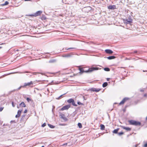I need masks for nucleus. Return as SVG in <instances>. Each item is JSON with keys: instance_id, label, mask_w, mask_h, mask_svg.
<instances>
[{"instance_id": "nucleus-1", "label": "nucleus", "mask_w": 147, "mask_h": 147, "mask_svg": "<svg viewBox=\"0 0 147 147\" xmlns=\"http://www.w3.org/2000/svg\"><path fill=\"white\" fill-rule=\"evenodd\" d=\"M86 68L88 69L87 70H85V68H79L78 69L80 71L79 73L80 74H82L84 72L89 73L99 69L98 67H92L90 68L86 67Z\"/></svg>"}, {"instance_id": "nucleus-2", "label": "nucleus", "mask_w": 147, "mask_h": 147, "mask_svg": "<svg viewBox=\"0 0 147 147\" xmlns=\"http://www.w3.org/2000/svg\"><path fill=\"white\" fill-rule=\"evenodd\" d=\"M128 122L130 125H134L136 126H140L141 124V123L140 122L133 120H129Z\"/></svg>"}, {"instance_id": "nucleus-3", "label": "nucleus", "mask_w": 147, "mask_h": 147, "mask_svg": "<svg viewBox=\"0 0 147 147\" xmlns=\"http://www.w3.org/2000/svg\"><path fill=\"white\" fill-rule=\"evenodd\" d=\"M59 117L60 118L63 119V121H67L68 120V119L65 117V115L63 113H60Z\"/></svg>"}, {"instance_id": "nucleus-4", "label": "nucleus", "mask_w": 147, "mask_h": 147, "mask_svg": "<svg viewBox=\"0 0 147 147\" xmlns=\"http://www.w3.org/2000/svg\"><path fill=\"white\" fill-rule=\"evenodd\" d=\"M132 20L131 18H129L128 19H126L123 20V22L125 24H130L132 22Z\"/></svg>"}, {"instance_id": "nucleus-5", "label": "nucleus", "mask_w": 147, "mask_h": 147, "mask_svg": "<svg viewBox=\"0 0 147 147\" xmlns=\"http://www.w3.org/2000/svg\"><path fill=\"white\" fill-rule=\"evenodd\" d=\"M74 55L73 53H71L69 54H65L63 55L62 56L63 57L65 58H69L72 57L73 55Z\"/></svg>"}, {"instance_id": "nucleus-6", "label": "nucleus", "mask_w": 147, "mask_h": 147, "mask_svg": "<svg viewBox=\"0 0 147 147\" xmlns=\"http://www.w3.org/2000/svg\"><path fill=\"white\" fill-rule=\"evenodd\" d=\"M70 107V105H67L63 106L61 109V111L68 110Z\"/></svg>"}, {"instance_id": "nucleus-7", "label": "nucleus", "mask_w": 147, "mask_h": 147, "mask_svg": "<svg viewBox=\"0 0 147 147\" xmlns=\"http://www.w3.org/2000/svg\"><path fill=\"white\" fill-rule=\"evenodd\" d=\"M129 98L127 97L124 98L119 103V105H121L123 104L127 100H129Z\"/></svg>"}, {"instance_id": "nucleus-8", "label": "nucleus", "mask_w": 147, "mask_h": 147, "mask_svg": "<svg viewBox=\"0 0 147 147\" xmlns=\"http://www.w3.org/2000/svg\"><path fill=\"white\" fill-rule=\"evenodd\" d=\"M105 52L108 54H111L113 53V51L110 49H106L105 50Z\"/></svg>"}, {"instance_id": "nucleus-9", "label": "nucleus", "mask_w": 147, "mask_h": 147, "mask_svg": "<svg viewBox=\"0 0 147 147\" xmlns=\"http://www.w3.org/2000/svg\"><path fill=\"white\" fill-rule=\"evenodd\" d=\"M116 57L114 56H111L109 57H104L105 58H107L109 60H111L113 59H115L116 58Z\"/></svg>"}, {"instance_id": "nucleus-10", "label": "nucleus", "mask_w": 147, "mask_h": 147, "mask_svg": "<svg viewBox=\"0 0 147 147\" xmlns=\"http://www.w3.org/2000/svg\"><path fill=\"white\" fill-rule=\"evenodd\" d=\"M121 127L122 128L126 130L127 131H129L131 130V128L129 127H125L123 126H122Z\"/></svg>"}, {"instance_id": "nucleus-11", "label": "nucleus", "mask_w": 147, "mask_h": 147, "mask_svg": "<svg viewBox=\"0 0 147 147\" xmlns=\"http://www.w3.org/2000/svg\"><path fill=\"white\" fill-rule=\"evenodd\" d=\"M42 13V11H37L34 15L33 16H39Z\"/></svg>"}, {"instance_id": "nucleus-12", "label": "nucleus", "mask_w": 147, "mask_h": 147, "mask_svg": "<svg viewBox=\"0 0 147 147\" xmlns=\"http://www.w3.org/2000/svg\"><path fill=\"white\" fill-rule=\"evenodd\" d=\"M37 73L40 74H41L42 75H44V74L43 73H42L34 72V73H30V74H28V75L27 74V75H28L29 77H30V76H32V75H36Z\"/></svg>"}, {"instance_id": "nucleus-13", "label": "nucleus", "mask_w": 147, "mask_h": 147, "mask_svg": "<svg viewBox=\"0 0 147 147\" xmlns=\"http://www.w3.org/2000/svg\"><path fill=\"white\" fill-rule=\"evenodd\" d=\"M32 84V82H30L25 83H24V85L23 86L24 87L27 86H29Z\"/></svg>"}, {"instance_id": "nucleus-14", "label": "nucleus", "mask_w": 147, "mask_h": 147, "mask_svg": "<svg viewBox=\"0 0 147 147\" xmlns=\"http://www.w3.org/2000/svg\"><path fill=\"white\" fill-rule=\"evenodd\" d=\"M115 5H110L108 6V8L109 9H113L115 8Z\"/></svg>"}, {"instance_id": "nucleus-15", "label": "nucleus", "mask_w": 147, "mask_h": 147, "mask_svg": "<svg viewBox=\"0 0 147 147\" xmlns=\"http://www.w3.org/2000/svg\"><path fill=\"white\" fill-rule=\"evenodd\" d=\"M130 54H134V53H136L137 55H138L140 54V52L139 51H138L137 50H135L134 52H131L129 53Z\"/></svg>"}, {"instance_id": "nucleus-16", "label": "nucleus", "mask_w": 147, "mask_h": 147, "mask_svg": "<svg viewBox=\"0 0 147 147\" xmlns=\"http://www.w3.org/2000/svg\"><path fill=\"white\" fill-rule=\"evenodd\" d=\"M119 128H117V129H115L113 131V133L114 134H118V131L119 130Z\"/></svg>"}, {"instance_id": "nucleus-17", "label": "nucleus", "mask_w": 147, "mask_h": 147, "mask_svg": "<svg viewBox=\"0 0 147 147\" xmlns=\"http://www.w3.org/2000/svg\"><path fill=\"white\" fill-rule=\"evenodd\" d=\"M20 106L22 107H25L26 105L23 102H22L20 104Z\"/></svg>"}, {"instance_id": "nucleus-18", "label": "nucleus", "mask_w": 147, "mask_h": 147, "mask_svg": "<svg viewBox=\"0 0 147 147\" xmlns=\"http://www.w3.org/2000/svg\"><path fill=\"white\" fill-rule=\"evenodd\" d=\"M100 129L102 130H104L105 129V126L102 124H100Z\"/></svg>"}, {"instance_id": "nucleus-19", "label": "nucleus", "mask_w": 147, "mask_h": 147, "mask_svg": "<svg viewBox=\"0 0 147 147\" xmlns=\"http://www.w3.org/2000/svg\"><path fill=\"white\" fill-rule=\"evenodd\" d=\"M74 100V99L73 98H70L67 100V102L69 103H71Z\"/></svg>"}, {"instance_id": "nucleus-20", "label": "nucleus", "mask_w": 147, "mask_h": 147, "mask_svg": "<svg viewBox=\"0 0 147 147\" xmlns=\"http://www.w3.org/2000/svg\"><path fill=\"white\" fill-rule=\"evenodd\" d=\"M108 85V83L107 82H104L102 85V87L103 88H105Z\"/></svg>"}, {"instance_id": "nucleus-21", "label": "nucleus", "mask_w": 147, "mask_h": 147, "mask_svg": "<svg viewBox=\"0 0 147 147\" xmlns=\"http://www.w3.org/2000/svg\"><path fill=\"white\" fill-rule=\"evenodd\" d=\"M48 125L51 128L53 129L55 127V126L50 124H48Z\"/></svg>"}, {"instance_id": "nucleus-22", "label": "nucleus", "mask_w": 147, "mask_h": 147, "mask_svg": "<svg viewBox=\"0 0 147 147\" xmlns=\"http://www.w3.org/2000/svg\"><path fill=\"white\" fill-rule=\"evenodd\" d=\"M56 61V60L55 59H52L50 60L49 61V63H53Z\"/></svg>"}, {"instance_id": "nucleus-23", "label": "nucleus", "mask_w": 147, "mask_h": 147, "mask_svg": "<svg viewBox=\"0 0 147 147\" xmlns=\"http://www.w3.org/2000/svg\"><path fill=\"white\" fill-rule=\"evenodd\" d=\"M104 69L106 71H110V69L108 67H106L104 68Z\"/></svg>"}, {"instance_id": "nucleus-24", "label": "nucleus", "mask_w": 147, "mask_h": 147, "mask_svg": "<svg viewBox=\"0 0 147 147\" xmlns=\"http://www.w3.org/2000/svg\"><path fill=\"white\" fill-rule=\"evenodd\" d=\"M25 115L24 114V115H22V116L21 118L20 119V121H22L23 120H24V118H25Z\"/></svg>"}, {"instance_id": "nucleus-25", "label": "nucleus", "mask_w": 147, "mask_h": 147, "mask_svg": "<svg viewBox=\"0 0 147 147\" xmlns=\"http://www.w3.org/2000/svg\"><path fill=\"white\" fill-rule=\"evenodd\" d=\"M71 104L74 106L76 107L77 106V105L75 103L74 100L72 102Z\"/></svg>"}, {"instance_id": "nucleus-26", "label": "nucleus", "mask_w": 147, "mask_h": 147, "mask_svg": "<svg viewBox=\"0 0 147 147\" xmlns=\"http://www.w3.org/2000/svg\"><path fill=\"white\" fill-rule=\"evenodd\" d=\"M22 110H18V111L17 114L20 116L21 113L22 112Z\"/></svg>"}, {"instance_id": "nucleus-27", "label": "nucleus", "mask_w": 147, "mask_h": 147, "mask_svg": "<svg viewBox=\"0 0 147 147\" xmlns=\"http://www.w3.org/2000/svg\"><path fill=\"white\" fill-rule=\"evenodd\" d=\"M78 125L80 128H82V124L81 123H78Z\"/></svg>"}, {"instance_id": "nucleus-28", "label": "nucleus", "mask_w": 147, "mask_h": 147, "mask_svg": "<svg viewBox=\"0 0 147 147\" xmlns=\"http://www.w3.org/2000/svg\"><path fill=\"white\" fill-rule=\"evenodd\" d=\"M123 134H124V133H123V132L122 131H121L120 132H119L118 133V134L119 136H121Z\"/></svg>"}, {"instance_id": "nucleus-29", "label": "nucleus", "mask_w": 147, "mask_h": 147, "mask_svg": "<svg viewBox=\"0 0 147 147\" xmlns=\"http://www.w3.org/2000/svg\"><path fill=\"white\" fill-rule=\"evenodd\" d=\"M66 93H65L63 94H62L58 98H57V99H59L61 98Z\"/></svg>"}, {"instance_id": "nucleus-30", "label": "nucleus", "mask_w": 147, "mask_h": 147, "mask_svg": "<svg viewBox=\"0 0 147 147\" xmlns=\"http://www.w3.org/2000/svg\"><path fill=\"white\" fill-rule=\"evenodd\" d=\"M26 100L28 102H29L31 100V99L28 97H27L26 98Z\"/></svg>"}, {"instance_id": "nucleus-31", "label": "nucleus", "mask_w": 147, "mask_h": 147, "mask_svg": "<svg viewBox=\"0 0 147 147\" xmlns=\"http://www.w3.org/2000/svg\"><path fill=\"white\" fill-rule=\"evenodd\" d=\"M9 3L7 1H6L5 3L3 4V5H5L8 4Z\"/></svg>"}, {"instance_id": "nucleus-32", "label": "nucleus", "mask_w": 147, "mask_h": 147, "mask_svg": "<svg viewBox=\"0 0 147 147\" xmlns=\"http://www.w3.org/2000/svg\"><path fill=\"white\" fill-rule=\"evenodd\" d=\"M100 90V89H96L95 88V90H94V92H98Z\"/></svg>"}, {"instance_id": "nucleus-33", "label": "nucleus", "mask_w": 147, "mask_h": 147, "mask_svg": "<svg viewBox=\"0 0 147 147\" xmlns=\"http://www.w3.org/2000/svg\"><path fill=\"white\" fill-rule=\"evenodd\" d=\"M95 88H92L90 89V90L91 91L94 92V90H95Z\"/></svg>"}, {"instance_id": "nucleus-34", "label": "nucleus", "mask_w": 147, "mask_h": 147, "mask_svg": "<svg viewBox=\"0 0 147 147\" xmlns=\"http://www.w3.org/2000/svg\"><path fill=\"white\" fill-rule=\"evenodd\" d=\"M20 74H22V73H30V72L28 71H26L24 72H21L20 73Z\"/></svg>"}, {"instance_id": "nucleus-35", "label": "nucleus", "mask_w": 147, "mask_h": 147, "mask_svg": "<svg viewBox=\"0 0 147 147\" xmlns=\"http://www.w3.org/2000/svg\"><path fill=\"white\" fill-rule=\"evenodd\" d=\"M77 104L78 105H84V104L83 103H82L81 102H80L79 101L78 102Z\"/></svg>"}, {"instance_id": "nucleus-36", "label": "nucleus", "mask_w": 147, "mask_h": 147, "mask_svg": "<svg viewBox=\"0 0 147 147\" xmlns=\"http://www.w3.org/2000/svg\"><path fill=\"white\" fill-rule=\"evenodd\" d=\"M46 125V124L45 123H44L42 125V127H45Z\"/></svg>"}, {"instance_id": "nucleus-37", "label": "nucleus", "mask_w": 147, "mask_h": 147, "mask_svg": "<svg viewBox=\"0 0 147 147\" xmlns=\"http://www.w3.org/2000/svg\"><path fill=\"white\" fill-rule=\"evenodd\" d=\"M23 87H24V86H21L19 88H18L17 90H20L22 88H23Z\"/></svg>"}, {"instance_id": "nucleus-38", "label": "nucleus", "mask_w": 147, "mask_h": 147, "mask_svg": "<svg viewBox=\"0 0 147 147\" xmlns=\"http://www.w3.org/2000/svg\"><path fill=\"white\" fill-rule=\"evenodd\" d=\"M59 125H61V126H65V125H67V124H64V123H61V124H59Z\"/></svg>"}, {"instance_id": "nucleus-39", "label": "nucleus", "mask_w": 147, "mask_h": 147, "mask_svg": "<svg viewBox=\"0 0 147 147\" xmlns=\"http://www.w3.org/2000/svg\"><path fill=\"white\" fill-rule=\"evenodd\" d=\"M10 123H16L15 121V120H11L10 121Z\"/></svg>"}, {"instance_id": "nucleus-40", "label": "nucleus", "mask_w": 147, "mask_h": 147, "mask_svg": "<svg viewBox=\"0 0 147 147\" xmlns=\"http://www.w3.org/2000/svg\"><path fill=\"white\" fill-rule=\"evenodd\" d=\"M4 109V107H0V112H1Z\"/></svg>"}, {"instance_id": "nucleus-41", "label": "nucleus", "mask_w": 147, "mask_h": 147, "mask_svg": "<svg viewBox=\"0 0 147 147\" xmlns=\"http://www.w3.org/2000/svg\"><path fill=\"white\" fill-rule=\"evenodd\" d=\"M143 147H147V142L143 146Z\"/></svg>"}, {"instance_id": "nucleus-42", "label": "nucleus", "mask_w": 147, "mask_h": 147, "mask_svg": "<svg viewBox=\"0 0 147 147\" xmlns=\"http://www.w3.org/2000/svg\"><path fill=\"white\" fill-rule=\"evenodd\" d=\"M12 105L13 107H15V105L14 104V102H11Z\"/></svg>"}, {"instance_id": "nucleus-43", "label": "nucleus", "mask_w": 147, "mask_h": 147, "mask_svg": "<svg viewBox=\"0 0 147 147\" xmlns=\"http://www.w3.org/2000/svg\"><path fill=\"white\" fill-rule=\"evenodd\" d=\"M76 48H69L67 49H66V50H69V49H75Z\"/></svg>"}, {"instance_id": "nucleus-44", "label": "nucleus", "mask_w": 147, "mask_h": 147, "mask_svg": "<svg viewBox=\"0 0 147 147\" xmlns=\"http://www.w3.org/2000/svg\"><path fill=\"white\" fill-rule=\"evenodd\" d=\"M20 115H18L17 114V115H16L15 117H16V118H18V117H20Z\"/></svg>"}, {"instance_id": "nucleus-45", "label": "nucleus", "mask_w": 147, "mask_h": 147, "mask_svg": "<svg viewBox=\"0 0 147 147\" xmlns=\"http://www.w3.org/2000/svg\"><path fill=\"white\" fill-rule=\"evenodd\" d=\"M83 98L84 100H86L87 99V98H85V96H83Z\"/></svg>"}, {"instance_id": "nucleus-46", "label": "nucleus", "mask_w": 147, "mask_h": 147, "mask_svg": "<svg viewBox=\"0 0 147 147\" xmlns=\"http://www.w3.org/2000/svg\"><path fill=\"white\" fill-rule=\"evenodd\" d=\"M27 112V109H25L24 111V113H26Z\"/></svg>"}, {"instance_id": "nucleus-47", "label": "nucleus", "mask_w": 147, "mask_h": 147, "mask_svg": "<svg viewBox=\"0 0 147 147\" xmlns=\"http://www.w3.org/2000/svg\"><path fill=\"white\" fill-rule=\"evenodd\" d=\"M53 109H52V112H53V110L55 108V106H53Z\"/></svg>"}, {"instance_id": "nucleus-48", "label": "nucleus", "mask_w": 147, "mask_h": 147, "mask_svg": "<svg viewBox=\"0 0 147 147\" xmlns=\"http://www.w3.org/2000/svg\"><path fill=\"white\" fill-rule=\"evenodd\" d=\"M110 78H108L107 79V81H109L110 80Z\"/></svg>"}, {"instance_id": "nucleus-49", "label": "nucleus", "mask_w": 147, "mask_h": 147, "mask_svg": "<svg viewBox=\"0 0 147 147\" xmlns=\"http://www.w3.org/2000/svg\"><path fill=\"white\" fill-rule=\"evenodd\" d=\"M20 105H17V108L18 109H19L20 108Z\"/></svg>"}, {"instance_id": "nucleus-50", "label": "nucleus", "mask_w": 147, "mask_h": 147, "mask_svg": "<svg viewBox=\"0 0 147 147\" xmlns=\"http://www.w3.org/2000/svg\"><path fill=\"white\" fill-rule=\"evenodd\" d=\"M67 145V143H65V144H64L63 145V146H65V145Z\"/></svg>"}, {"instance_id": "nucleus-51", "label": "nucleus", "mask_w": 147, "mask_h": 147, "mask_svg": "<svg viewBox=\"0 0 147 147\" xmlns=\"http://www.w3.org/2000/svg\"><path fill=\"white\" fill-rule=\"evenodd\" d=\"M140 91L141 92H144V90H140Z\"/></svg>"}, {"instance_id": "nucleus-52", "label": "nucleus", "mask_w": 147, "mask_h": 147, "mask_svg": "<svg viewBox=\"0 0 147 147\" xmlns=\"http://www.w3.org/2000/svg\"><path fill=\"white\" fill-rule=\"evenodd\" d=\"M143 71L144 72H145L147 71V70H143Z\"/></svg>"}, {"instance_id": "nucleus-53", "label": "nucleus", "mask_w": 147, "mask_h": 147, "mask_svg": "<svg viewBox=\"0 0 147 147\" xmlns=\"http://www.w3.org/2000/svg\"><path fill=\"white\" fill-rule=\"evenodd\" d=\"M5 44V43H2L1 44H0V45H4V44Z\"/></svg>"}, {"instance_id": "nucleus-54", "label": "nucleus", "mask_w": 147, "mask_h": 147, "mask_svg": "<svg viewBox=\"0 0 147 147\" xmlns=\"http://www.w3.org/2000/svg\"><path fill=\"white\" fill-rule=\"evenodd\" d=\"M138 146V144H136V145H135V147H137Z\"/></svg>"}, {"instance_id": "nucleus-55", "label": "nucleus", "mask_w": 147, "mask_h": 147, "mask_svg": "<svg viewBox=\"0 0 147 147\" xmlns=\"http://www.w3.org/2000/svg\"><path fill=\"white\" fill-rule=\"evenodd\" d=\"M2 48H3V47L2 46H0V49H1Z\"/></svg>"}, {"instance_id": "nucleus-56", "label": "nucleus", "mask_w": 147, "mask_h": 147, "mask_svg": "<svg viewBox=\"0 0 147 147\" xmlns=\"http://www.w3.org/2000/svg\"><path fill=\"white\" fill-rule=\"evenodd\" d=\"M25 1H30V0H24Z\"/></svg>"}, {"instance_id": "nucleus-57", "label": "nucleus", "mask_w": 147, "mask_h": 147, "mask_svg": "<svg viewBox=\"0 0 147 147\" xmlns=\"http://www.w3.org/2000/svg\"><path fill=\"white\" fill-rule=\"evenodd\" d=\"M85 68V70H87L88 69V68H86H86Z\"/></svg>"}, {"instance_id": "nucleus-58", "label": "nucleus", "mask_w": 147, "mask_h": 147, "mask_svg": "<svg viewBox=\"0 0 147 147\" xmlns=\"http://www.w3.org/2000/svg\"><path fill=\"white\" fill-rule=\"evenodd\" d=\"M146 120H147V117H146Z\"/></svg>"}, {"instance_id": "nucleus-59", "label": "nucleus", "mask_w": 147, "mask_h": 147, "mask_svg": "<svg viewBox=\"0 0 147 147\" xmlns=\"http://www.w3.org/2000/svg\"><path fill=\"white\" fill-rule=\"evenodd\" d=\"M146 96V94H145L144 95V96Z\"/></svg>"}, {"instance_id": "nucleus-60", "label": "nucleus", "mask_w": 147, "mask_h": 147, "mask_svg": "<svg viewBox=\"0 0 147 147\" xmlns=\"http://www.w3.org/2000/svg\"><path fill=\"white\" fill-rule=\"evenodd\" d=\"M41 147H44V146H42Z\"/></svg>"}, {"instance_id": "nucleus-61", "label": "nucleus", "mask_w": 147, "mask_h": 147, "mask_svg": "<svg viewBox=\"0 0 147 147\" xmlns=\"http://www.w3.org/2000/svg\"><path fill=\"white\" fill-rule=\"evenodd\" d=\"M126 59H128L127 58H126Z\"/></svg>"}, {"instance_id": "nucleus-62", "label": "nucleus", "mask_w": 147, "mask_h": 147, "mask_svg": "<svg viewBox=\"0 0 147 147\" xmlns=\"http://www.w3.org/2000/svg\"><path fill=\"white\" fill-rule=\"evenodd\" d=\"M5 125V124H4L3 125V126H4Z\"/></svg>"}, {"instance_id": "nucleus-63", "label": "nucleus", "mask_w": 147, "mask_h": 147, "mask_svg": "<svg viewBox=\"0 0 147 147\" xmlns=\"http://www.w3.org/2000/svg\"><path fill=\"white\" fill-rule=\"evenodd\" d=\"M46 53V54H48V53Z\"/></svg>"}, {"instance_id": "nucleus-64", "label": "nucleus", "mask_w": 147, "mask_h": 147, "mask_svg": "<svg viewBox=\"0 0 147 147\" xmlns=\"http://www.w3.org/2000/svg\"><path fill=\"white\" fill-rule=\"evenodd\" d=\"M16 51H18V49H17V50H16Z\"/></svg>"}]
</instances>
